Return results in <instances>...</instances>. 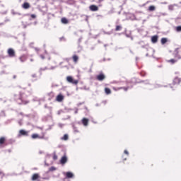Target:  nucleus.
Segmentation results:
<instances>
[{"instance_id":"ddd939ff","label":"nucleus","mask_w":181,"mask_h":181,"mask_svg":"<svg viewBox=\"0 0 181 181\" xmlns=\"http://www.w3.org/2000/svg\"><path fill=\"white\" fill-rule=\"evenodd\" d=\"M179 50H180V48H177V49L175 50V57H177V59H180V58H181V57H180V55H179Z\"/></svg>"},{"instance_id":"bb28decb","label":"nucleus","mask_w":181,"mask_h":181,"mask_svg":"<svg viewBox=\"0 0 181 181\" xmlns=\"http://www.w3.org/2000/svg\"><path fill=\"white\" fill-rule=\"evenodd\" d=\"M168 62H169L170 63H172L173 64H175V63H176V60H175L174 59H170Z\"/></svg>"},{"instance_id":"2eb2a0df","label":"nucleus","mask_w":181,"mask_h":181,"mask_svg":"<svg viewBox=\"0 0 181 181\" xmlns=\"http://www.w3.org/2000/svg\"><path fill=\"white\" fill-rule=\"evenodd\" d=\"M61 22L62 23H64V25H67V23H69V20L66 18H62Z\"/></svg>"},{"instance_id":"dca6fc26","label":"nucleus","mask_w":181,"mask_h":181,"mask_svg":"<svg viewBox=\"0 0 181 181\" xmlns=\"http://www.w3.org/2000/svg\"><path fill=\"white\" fill-rule=\"evenodd\" d=\"M180 79L179 78H175L173 80V84H180Z\"/></svg>"},{"instance_id":"c9c22d12","label":"nucleus","mask_w":181,"mask_h":181,"mask_svg":"<svg viewBox=\"0 0 181 181\" xmlns=\"http://www.w3.org/2000/svg\"><path fill=\"white\" fill-rule=\"evenodd\" d=\"M54 69H56V66H52L49 70H54Z\"/></svg>"},{"instance_id":"6ab92c4d","label":"nucleus","mask_w":181,"mask_h":181,"mask_svg":"<svg viewBox=\"0 0 181 181\" xmlns=\"http://www.w3.org/2000/svg\"><path fill=\"white\" fill-rule=\"evenodd\" d=\"M175 6H176V4L168 6L169 11H173V9H175Z\"/></svg>"},{"instance_id":"4be33fe9","label":"nucleus","mask_w":181,"mask_h":181,"mask_svg":"<svg viewBox=\"0 0 181 181\" xmlns=\"http://www.w3.org/2000/svg\"><path fill=\"white\" fill-rule=\"evenodd\" d=\"M105 91L106 94H111V89L110 88H105Z\"/></svg>"},{"instance_id":"cd10ccee","label":"nucleus","mask_w":181,"mask_h":181,"mask_svg":"<svg viewBox=\"0 0 181 181\" xmlns=\"http://www.w3.org/2000/svg\"><path fill=\"white\" fill-rule=\"evenodd\" d=\"M176 30H177V32H181V25L177 26V27L176 28Z\"/></svg>"},{"instance_id":"8fccbe9b","label":"nucleus","mask_w":181,"mask_h":181,"mask_svg":"<svg viewBox=\"0 0 181 181\" xmlns=\"http://www.w3.org/2000/svg\"><path fill=\"white\" fill-rule=\"evenodd\" d=\"M46 47V45H44V47Z\"/></svg>"},{"instance_id":"3c124183","label":"nucleus","mask_w":181,"mask_h":181,"mask_svg":"<svg viewBox=\"0 0 181 181\" xmlns=\"http://www.w3.org/2000/svg\"><path fill=\"white\" fill-rule=\"evenodd\" d=\"M130 52H131V53H132V50H130Z\"/></svg>"},{"instance_id":"c85d7f7f","label":"nucleus","mask_w":181,"mask_h":181,"mask_svg":"<svg viewBox=\"0 0 181 181\" xmlns=\"http://www.w3.org/2000/svg\"><path fill=\"white\" fill-rule=\"evenodd\" d=\"M20 60L21 63H23V62H25V58L23 57H20Z\"/></svg>"},{"instance_id":"f8f14e48","label":"nucleus","mask_w":181,"mask_h":181,"mask_svg":"<svg viewBox=\"0 0 181 181\" xmlns=\"http://www.w3.org/2000/svg\"><path fill=\"white\" fill-rule=\"evenodd\" d=\"M37 179H39V174H37V173L33 174V175L32 177V180L35 181V180H37Z\"/></svg>"},{"instance_id":"58836bf2","label":"nucleus","mask_w":181,"mask_h":181,"mask_svg":"<svg viewBox=\"0 0 181 181\" xmlns=\"http://www.w3.org/2000/svg\"><path fill=\"white\" fill-rule=\"evenodd\" d=\"M124 91H127L128 90V88H124Z\"/></svg>"},{"instance_id":"aec40b11","label":"nucleus","mask_w":181,"mask_h":181,"mask_svg":"<svg viewBox=\"0 0 181 181\" xmlns=\"http://www.w3.org/2000/svg\"><path fill=\"white\" fill-rule=\"evenodd\" d=\"M5 144V137L0 138V145H4Z\"/></svg>"},{"instance_id":"864d4df0","label":"nucleus","mask_w":181,"mask_h":181,"mask_svg":"<svg viewBox=\"0 0 181 181\" xmlns=\"http://www.w3.org/2000/svg\"><path fill=\"white\" fill-rule=\"evenodd\" d=\"M29 86H30V84H28Z\"/></svg>"},{"instance_id":"393cba45","label":"nucleus","mask_w":181,"mask_h":181,"mask_svg":"<svg viewBox=\"0 0 181 181\" xmlns=\"http://www.w3.org/2000/svg\"><path fill=\"white\" fill-rule=\"evenodd\" d=\"M54 170H56V168L53 166L49 169V172H54Z\"/></svg>"},{"instance_id":"5701e85b","label":"nucleus","mask_w":181,"mask_h":181,"mask_svg":"<svg viewBox=\"0 0 181 181\" xmlns=\"http://www.w3.org/2000/svg\"><path fill=\"white\" fill-rule=\"evenodd\" d=\"M166 42H168L167 38L163 37V38L161 39V44L162 45H165V43H166Z\"/></svg>"},{"instance_id":"ea45409f","label":"nucleus","mask_w":181,"mask_h":181,"mask_svg":"<svg viewBox=\"0 0 181 181\" xmlns=\"http://www.w3.org/2000/svg\"><path fill=\"white\" fill-rule=\"evenodd\" d=\"M13 78H16V75H14V76H13Z\"/></svg>"},{"instance_id":"6e6552de","label":"nucleus","mask_w":181,"mask_h":181,"mask_svg":"<svg viewBox=\"0 0 181 181\" xmlns=\"http://www.w3.org/2000/svg\"><path fill=\"white\" fill-rule=\"evenodd\" d=\"M82 124L84 125V127H87L88 125V119L84 117L82 119Z\"/></svg>"},{"instance_id":"603ef678","label":"nucleus","mask_w":181,"mask_h":181,"mask_svg":"<svg viewBox=\"0 0 181 181\" xmlns=\"http://www.w3.org/2000/svg\"><path fill=\"white\" fill-rule=\"evenodd\" d=\"M35 50H37V48H35Z\"/></svg>"},{"instance_id":"f704fd0d","label":"nucleus","mask_w":181,"mask_h":181,"mask_svg":"<svg viewBox=\"0 0 181 181\" xmlns=\"http://www.w3.org/2000/svg\"><path fill=\"white\" fill-rule=\"evenodd\" d=\"M40 57H41V59H42V60H44V59H45V57L43 56V54L40 55Z\"/></svg>"},{"instance_id":"72a5a7b5","label":"nucleus","mask_w":181,"mask_h":181,"mask_svg":"<svg viewBox=\"0 0 181 181\" xmlns=\"http://www.w3.org/2000/svg\"><path fill=\"white\" fill-rule=\"evenodd\" d=\"M53 159H54V160H56L57 159V156L56 155H54V156H53Z\"/></svg>"},{"instance_id":"2f4dec72","label":"nucleus","mask_w":181,"mask_h":181,"mask_svg":"<svg viewBox=\"0 0 181 181\" xmlns=\"http://www.w3.org/2000/svg\"><path fill=\"white\" fill-rule=\"evenodd\" d=\"M74 132H78V130L75 127H74Z\"/></svg>"},{"instance_id":"a18cd8bd","label":"nucleus","mask_w":181,"mask_h":181,"mask_svg":"<svg viewBox=\"0 0 181 181\" xmlns=\"http://www.w3.org/2000/svg\"><path fill=\"white\" fill-rule=\"evenodd\" d=\"M40 153L42 154V153H43V152L40 151Z\"/></svg>"},{"instance_id":"c756f323","label":"nucleus","mask_w":181,"mask_h":181,"mask_svg":"<svg viewBox=\"0 0 181 181\" xmlns=\"http://www.w3.org/2000/svg\"><path fill=\"white\" fill-rule=\"evenodd\" d=\"M31 77H33V78H36V77H37V76L36 75V74H32Z\"/></svg>"},{"instance_id":"4468645a","label":"nucleus","mask_w":181,"mask_h":181,"mask_svg":"<svg viewBox=\"0 0 181 181\" xmlns=\"http://www.w3.org/2000/svg\"><path fill=\"white\" fill-rule=\"evenodd\" d=\"M64 97H63L62 95H58L57 96V101H59V103L62 102V100H64Z\"/></svg>"},{"instance_id":"1a4fd4ad","label":"nucleus","mask_w":181,"mask_h":181,"mask_svg":"<svg viewBox=\"0 0 181 181\" xmlns=\"http://www.w3.org/2000/svg\"><path fill=\"white\" fill-rule=\"evenodd\" d=\"M23 9H29V8H30V4H29V3L28 2H25L23 5H22Z\"/></svg>"},{"instance_id":"09e8293b","label":"nucleus","mask_w":181,"mask_h":181,"mask_svg":"<svg viewBox=\"0 0 181 181\" xmlns=\"http://www.w3.org/2000/svg\"><path fill=\"white\" fill-rule=\"evenodd\" d=\"M75 114H77V110L75 112Z\"/></svg>"},{"instance_id":"9b49d317","label":"nucleus","mask_w":181,"mask_h":181,"mask_svg":"<svg viewBox=\"0 0 181 181\" xmlns=\"http://www.w3.org/2000/svg\"><path fill=\"white\" fill-rule=\"evenodd\" d=\"M66 176V177H68V179H71V177H73L74 175L71 172H67Z\"/></svg>"},{"instance_id":"20e7f679","label":"nucleus","mask_w":181,"mask_h":181,"mask_svg":"<svg viewBox=\"0 0 181 181\" xmlns=\"http://www.w3.org/2000/svg\"><path fill=\"white\" fill-rule=\"evenodd\" d=\"M8 54L9 57H15V56H16L15 50H13V49H12V48H9L8 49Z\"/></svg>"},{"instance_id":"7ed1b4c3","label":"nucleus","mask_w":181,"mask_h":181,"mask_svg":"<svg viewBox=\"0 0 181 181\" xmlns=\"http://www.w3.org/2000/svg\"><path fill=\"white\" fill-rule=\"evenodd\" d=\"M29 135V132L25 130L21 129L19 131L18 136H28Z\"/></svg>"},{"instance_id":"412c9836","label":"nucleus","mask_w":181,"mask_h":181,"mask_svg":"<svg viewBox=\"0 0 181 181\" xmlns=\"http://www.w3.org/2000/svg\"><path fill=\"white\" fill-rule=\"evenodd\" d=\"M61 139H62L63 141H67V139H69V135L64 134V136L61 138Z\"/></svg>"},{"instance_id":"de8ad7c7","label":"nucleus","mask_w":181,"mask_h":181,"mask_svg":"<svg viewBox=\"0 0 181 181\" xmlns=\"http://www.w3.org/2000/svg\"><path fill=\"white\" fill-rule=\"evenodd\" d=\"M146 56L148 57V54H146Z\"/></svg>"},{"instance_id":"b1692460","label":"nucleus","mask_w":181,"mask_h":181,"mask_svg":"<svg viewBox=\"0 0 181 181\" xmlns=\"http://www.w3.org/2000/svg\"><path fill=\"white\" fill-rule=\"evenodd\" d=\"M73 60L74 62H77V60H78V57L77 55H74L73 56Z\"/></svg>"},{"instance_id":"a19ab883","label":"nucleus","mask_w":181,"mask_h":181,"mask_svg":"<svg viewBox=\"0 0 181 181\" xmlns=\"http://www.w3.org/2000/svg\"><path fill=\"white\" fill-rule=\"evenodd\" d=\"M13 15H16V13L12 12Z\"/></svg>"},{"instance_id":"f3484780","label":"nucleus","mask_w":181,"mask_h":181,"mask_svg":"<svg viewBox=\"0 0 181 181\" xmlns=\"http://www.w3.org/2000/svg\"><path fill=\"white\" fill-rule=\"evenodd\" d=\"M155 9H156V7H155V6H150L148 7V11L150 12H153V11H155Z\"/></svg>"},{"instance_id":"4c0bfd02","label":"nucleus","mask_w":181,"mask_h":181,"mask_svg":"<svg viewBox=\"0 0 181 181\" xmlns=\"http://www.w3.org/2000/svg\"><path fill=\"white\" fill-rule=\"evenodd\" d=\"M141 76L142 77H145V76H146V74H141Z\"/></svg>"},{"instance_id":"c03bdc74","label":"nucleus","mask_w":181,"mask_h":181,"mask_svg":"<svg viewBox=\"0 0 181 181\" xmlns=\"http://www.w3.org/2000/svg\"><path fill=\"white\" fill-rule=\"evenodd\" d=\"M5 22H9V20H6Z\"/></svg>"},{"instance_id":"473e14b6","label":"nucleus","mask_w":181,"mask_h":181,"mask_svg":"<svg viewBox=\"0 0 181 181\" xmlns=\"http://www.w3.org/2000/svg\"><path fill=\"white\" fill-rule=\"evenodd\" d=\"M124 153H125L126 155H129V153L128 151H127V150L124 151Z\"/></svg>"},{"instance_id":"7c9ffc66","label":"nucleus","mask_w":181,"mask_h":181,"mask_svg":"<svg viewBox=\"0 0 181 181\" xmlns=\"http://www.w3.org/2000/svg\"><path fill=\"white\" fill-rule=\"evenodd\" d=\"M59 40H60V42H62V40H66V39L64 38V37H61L59 38Z\"/></svg>"},{"instance_id":"a878e982","label":"nucleus","mask_w":181,"mask_h":181,"mask_svg":"<svg viewBox=\"0 0 181 181\" xmlns=\"http://www.w3.org/2000/svg\"><path fill=\"white\" fill-rule=\"evenodd\" d=\"M45 70H47V67L40 68V73H42V71H45Z\"/></svg>"},{"instance_id":"49530a36","label":"nucleus","mask_w":181,"mask_h":181,"mask_svg":"<svg viewBox=\"0 0 181 181\" xmlns=\"http://www.w3.org/2000/svg\"><path fill=\"white\" fill-rule=\"evenodd\" d=\"M30 62H33V59H30Z\"/></svg>"},{"instance_id":"0eeeda50","label":"nucleus","mask_w":181,"mask_h":181,"mask_svg":"<svg viewBox=\"0 0 181 181\" xmlns=\"http://www.w3.org/2000/svg\"><path fill=\"white\" fill-rule=\"evenodd\" d=\"M60 163L61 165H65V163H67V156L66 155L62 157Z\"/></svg>"},{"instance_id":"79ce46f5","label":"nucleus","mask_w":181,"mask_h":181,"mask_svg":"<svg viewBox=\"0 0 181 181\" xmlns=\"http://www.w3.org/2000/svg\"><path fill=\"white\" fill-rule=\"evenodd\" d=\"M141 43H143V42H138L139 45H141Z\"/></svg>"},{"instance_id":"a211bd4d","label":"nucleus","mask_w":181,"mask_h":181,"mask_svg":"<svg viewBox=\"0 0 181 181\" xmlns=\"http://www.w3.org/2000/svg\"><path fill=\"white\" fill-rule=\"evenodd\" d=\"M122 30V26H121V25L116 26V28H115L116 32H119V30Z\"/></svg>"},{"instance_id":"39448f33","label":"nucleus","mask_w":181,"mask_h":181,"mask_svg":"<svg viewBox=\"0 0 181 181\" xmlns=\"http://www.w3.org/2000/svg\"><path fill=\"white\" fill-rule=\"evenodd\" d=\"M89 9L92 12H97V11H98V6H97L96 5L93 4V5H90L89 6Z\"/></svg>"},{"instance_id":"f257e3e1","label":"nucleus","mask_w":181,"mask_h":181,"mask_svg":"<svg viewBox=\"0 0 181 181\" xmlns=\"http://www.w3.org/2000/svg\"><path fill=\"white\" fill-rule=\"evenodd\" d=\"M66 81H68V83H70L71 84H74L75 86H77V84H78V80H74L71 76H67Z\"/></svg>"},{"instance_id":"37998d69","label":"nucleus","mask_w":181,"mask_h":181,"mask_svg":"<svg viewBox=\"0 0 181 181\" xmlns=\"http://www.w3.org/2000/svg\"><path fill=\"white\" fill-rule=\"evenodd\" d=\"M0 175H4V173L0 171Z\"/></svg>"},{"instance_id":"f03ea898","label":"nucleus","mask_w":181,"mask_h":181,"mask_svg":"<svg viewBox=\"0 0 181 181\" xmlns=\"http://www.w3.org/2000/svg\"><path fill=\"white\" fill-rule=\"evenodd\" d=\"M96 80H98V81H104V80H105V75L103 73H100L96 76Z\"/></svg>"},{"instance_id":"9d476101","label":"nucleus","mask_w":181,"mask_h":181,"mask_svg":"<svg viewBox=\"0 0 181 181\" xmlns=\"http://www.w3.org/2000/svg\"><path fill=\"white\" fill-rule=\"evenodd\" d=\"M158 35H153L151 37V42L152 43H157L158 42Z\"/></svg>"},{"instance_id":"423d86ee","label":"nucleus","mask_w":181,"mask_h":181,"mask_svg":"<svg viewBox=\"0 0 181 181\" xmlns=\"http://www.w3.org/2000/svg\"><path fill=\"white\" fill-rule=\"evenodd\" d=\"M31 138L33 139H37V138H38V139H43V138H45V136H40L37 134H32Z\"/></svg>"},{"instance_id":"e433bc0d","label":"nucleus","mask_w":181,"mask_h":181,"mask_svg":"<svg viewBox=\"0 0 181 181\" xmlns=\"http://www.w3.org/2000/svg\"><path fill=\"white\" fill-rule=\"evenodd\" d=\"M31 18H36V16L35 14H33V15H31Z\"/></svg>"}]
</instances>
